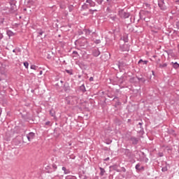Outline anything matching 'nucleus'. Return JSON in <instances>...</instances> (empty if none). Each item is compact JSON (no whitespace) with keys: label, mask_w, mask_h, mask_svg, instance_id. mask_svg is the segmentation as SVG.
I'll return each mask as SVG.
<instances>
[{"label":"nucleus","mask_w":179,"mask_h":179,"mask_svg":"<svg viewBox=\"0 0 179 179\" xmlns=\"http://www.w3.org/2000/svg\"><path fill=\"white\" fill-rule=\"evenodd\" d=\"M169 169L167 168V166H165L162 169V171H163V173H165V171H167Z\"/></svg>","instance_id":"5701e85b"},{"label":"nucleus","mask_w":179,"mask_h":179,"mask_svg":"<svg viewBox=\"0 0 179 179\" xmlns=\"http://www.w3.org/2000/svg\"><path fill=\"white\" fill-rule=\"evenodd\" d=\"M66 179H76V177H75V176H66Z\"/></svg>","instance_id":"cd10ccee"},{"label":"nucleus","mask_w":179,"mask_h":179,"mask_svg":"<svg viewBox=\"0 0 179 179\" xmlns=\"http://www.w3.org/2000/svg\"><path fill=\"white\" fill-rule=\"evenodd\" d=\"M37 66L36 65H31V69H34V71H37Z\"/></svg>","instance_id":"393cba45"},{"label":"nucleus","mask_w":179,"mask_h":179,"mask_svg":"<svg viewBox=\"0 0 179 179\" xmlns=\"http://www.w3.org/2000/svg\"><path fill=\"white\" fill-rule=\"evenodd\" d=\"M44 34V31H41L40 32H38L39 36H43V34Z\"/></svg>","instance_id":"4c0bfd02"},{"label":"nucleus","mask_w":179,"mask_h":179,"mask_svg":"<svg viewBox=\"0 0 179 179\" xmlns=\"http://www.w3.org/2000/svg\"><path fill=\"white\" fill-rule=\"evenodd\" d=\"M64 90L66 93H69V92H71V87H69V85L65 84L64 87Z\"/></svg>","instance_id":"6e6552de"},{"label":"nucleus","mask_w":179,"mask_h":179,"mask_svg":"<svg viewBox=\"0 0 179 179\" xmlns=\"http://www.w3.org/2000/svg\"><path fill=\"white\" fill-rule=\"evenodd\" d=\"M0 116H1V113H0Z\"/></svg>","instance_id":"052dcab7"},{"label":"nucleus","mask_w":179,"mask_h":179,"mask_svg":"<svg viewBox=\"0 0 179 179\" xmlns=\"http://www.w3.org/2000/svg\"><path fill=\"white\" fill-rule=\"evenodd\" d=\"M95 44H100V43H101V41L100 39H96L95 41H94Z\"/></svg>","instance_id":"c85d7f7f"},{"label":"nucleus","mask_w":179,"mask_h":179,"mask_svg":"<svg viewBox=\"0 0 179 179\" xmlns=\"http://www.w3.org/2000/svg\"><path fill=\"white\" fill-rule=\"evenodd\" d=\"M108 160H110V157H107L104 159V162H108Z\"/></svg>","instance_id":"37998d69"},{"label":"nucleus","mask_w":179,"mask_h":179,"mask_svg":"<svg viewBox=\"0 0 179 179\" xmlns=\"http://www.w3.org/2000/svg\"><path fill=\"white\" fill-rule=\"evenodd\" d=\"M124 42H125V43H128V38H125V39H124Z\"/></svg>","instance_id":"49530a36"},{"label":"nucleus","mask_w":179,"mask_h":179,"mask_svg":"<svg viewBox=\"0 0 179 179\" xmlns=\"http://www.w3.org/2000/svg\"><path fill=\"white\" fill-rule=\"evenodd\" d=\"M93 80H94L93 77H90V82H93Z\"/></svg>","instance_id":"79ce46f5"},{"label":"nucleus","mask_w":179,"mask_h":179,"mask_svg":"<svg viewBox=\"0 0 179 179\" xmlns=\"http://www.w3.org/2000/svg\"><path fill=\"white\" fill-rule=\"evenodd\" d=\"M80 90H81V92H83V93H85V92H86V87H85V85H82L80 87Z\"/></svg>","instance_id":"4468645a"},{"label":"nucleus","mask_w":179,"mask_h":179,"mask_svg":"<svg viewBox=\"0 0 179 179\" xmlns=\"http://www.w3.org/2000/svg\"><path fill=\"white\" fill-rule=\"evenodd\" d=\"M73 58H78L79 57V54L76 52V51H73Z\"/></svg>","instance_id":"aec40b11"},{"label":"nucleus","mask_w":179,"mask_h":179,"mask_svg":"<svg viewBox=\"0 0 179 179\" xmlns=\"http://www.w3.org/2000/svg\"><path fill=\"white\" fill-rule=\"evenodd\" d=\"M62 170L64 171V174H69L71 173V171H69V169H67L64 166L62 168Z\"/></svg>","instance_id":"9d476101"},{"label":"nucleus","mask_w":179,"mask_h":179,"mask_svg":"<svg viewBox=\"0 0 179 179\" xmlns=\"http://www.w3.org/2000/svg\"><path fill=\"white\" fill-rule=\"evenodd\" d=\"M144 20H145V22H148V20H146V18H144Z\"/></svg>","instance_id":"5fc2aeb1"},{"label":"nucleus","mask_w":179,"mask_h":179,"mask_svg":"<svg viewBox=\"0 0 179 179\" xmlns=\"http://www.w3.org/2000/svg\"><path fill=\"white\" fill-rule=\"evenodd\" d=\"M126 155L127 157H131V151L129 149L126 150Z\"/></svg>","instance_id":"a211bd4d"},{"label":"nucleus","mask_w":179,"mask_h":179,"mask_svg":"<svg viewBox=\"0 0 179 179\" xmlns=\"http://www.w3.org/2000/svg\"><path fill=\"white\" fill-rule=\"evenodd\" d=\"M45 125H47L48 127H52V123H51V122H50V121H48L45 123Z\"/></svg>","instance_id":"b1692460"},{"label":"nucleus","mask_w":179,"mask_h":179,"mask_svg":"<svg viewBox=\"0 0 179 179\" xmlns=\"http://www.w3.org/2000/svg\"><path fill=\"white\" fill-rule=\"evenodd\" d=\"M130 141L132 142L133 145H138V142H139V139L136 137H131Z\"/></svg>","instance_id":"423d86ee"},{"label":"nucleus","mask_w":179,"mask_h":179,"mask_svg":"<svg viewBox=\"0 0 179 179\" xmlns=\"http://www.w3.org/2000/svg\"><path fill=\"white\" fill-rule=\"evenodd\" d=\"M117 66H118L119 69H121V63H118Z\"/></svg>","instance_id":"a19ab883"},{"label":"nucleus","mask_w":179,"mask_h":179,"mask_svg":"<svg viewBox=\"0 0 179 179\" xmlns=\"http://www.w3.org/2000/svg\"><path fill=\"white\" fill-rule=\"evenodd\" d=\"M67 73H69V75H72V71L71 70H66Z\"/></svg>","instance_id":"c9c22d12"},{"label":"nucleus","mask_w":179,"mask_h":179,"mask_svg":"<svg viewBox=\"0 0 179 179\" xmlns=\"http://www.w3.org/2000/svg\"><path fill=\"white\" fill-rule=\"evenodd\" d=\"M50 115L51 117H53V118H55V110L54 109H51L50 110Z\"/></svg>","instance_id":"f8f14e48"},{"label":"nucleus","mask_w":179,"mask_h":179,"mask_svg":"<svg viewBox=\"0 0 179 179\" xmlns=\"http://www.w3.org/2000/svg\"><path fill=\"white\" fill-rule=\"evenodd\" d=\"M145 171V166H141L138 171Z\"/></svg>","instance_id":"72a5a7b5"},{"label":"nucleus","mask_w":179,"mask_h":179,"mask_svg":"<svg viewBox=\"0 0 179 179\" xmlns=\"http://www.w3.org/2000/svg\"><path fill=\"white\" fill-rule=\"evenodd\" d=\"M171 65H172L173 68L174 69H178L179 68V64L178 62H171Z\"/></svg>","instance_id":"1a4fd4ad"},{"label":"nucleus","mask_w":179,"mask_h":179,"mask_svg":"<svg viewBox=\"0 0 179 179\" xmlns=\"http://www.w3.org/2000/svg\"><path fill=\"white\" fill-rule=\"evenodd\" d=\"M123 47H126V48L123 49L122 47H121L122 51H129V48H128V45H124Z\"/></svg>","instance_id":"f3484780"},{"label":"nucleus","mask_w":179,"mask_h":179,"mask_svg":"<svg viewBox=\"0 0 179 179\" xmlns=\"http://www.w3.org/2000/svg\"><path fill=\"white\" fill-rule=\"evenodd\" d=\"M87 3L90 5L92 8H94V6H96V3L93 1L92 0H86Z\"/></svg>","instance_id":"0eeeda50"},{"label":"nucleus","mask_w":179,"mask_h":179,"mask_svg":"<svg viewBox=\"0 0 179 179\" xmlns=\"http://www.w3.org/2000/svg\"><path fill=\"white\" fill-rule=\"evenodd\" d=\"M69 12H72L73 10V6H69Z\"/></svg>","instance_id":"bb28decb"},{"label":"nucleus","mask_w":179,"mask_h":179,"mask_svg":"<svg viewBox=\"0 0 179 179\" xmlns=\"http://www.w3.org/2000/svg\"><path fill=\"white\" fill-rule=\"evenodd\" d=\"M99 170L101 171L100 172V176H104V173H106V170H104V169L102 168V167H100Z\"/></svg>","instance_id":"ddd939ff"},{"label":"nucleus","mask_w":179,"mask_h":179,"mask_svg":"<svg viewBox=\"0 0 179 179\" xmlns=\"http://www.w3.org/2000/svg\"><path fill=\"white\" fill-rule=\"evenodd\" d=\"M2 80L1 79H0V82Z\"/></svg>","instance_id":"bf43d9fd"},{"label":"nucleus","mask_w":179,"mask_h":179,"mask_svg":"<svg viewBox=\"0 0 179 179\" xmlns=\"http://www.w3.org/2000/svg\"><path fill=\"white\" fill-rule=\"evenodd\" d=\"M176 3H177L178 5H179V0H177V1H176Z\"/></svg>","instance_id":"de8ad7c7"},{"label":"nucleus","mask_w":179,"mask_h":179,"mask_svg":"<svg viewBox=\"0 0 179 179\" xmlns=\"http://www.w3.org/2000/svg\"><path fill=\"white\" fill-rule=\"evenodd\" d=\"M36 136V134L34 132H30L28 134H27V138L29 141V142L31 141L32 139Z\"/></svg>","instance_id":"20e7f679"},{"label":"nucleus","mask_w":179,"mask_h":179,"mask_svg":"<svg viewBox=\"0 0 179 179\" xmlns=\"http://www.w3.org/2000/svg\"><path fill=\"white\" fill-rule=\"evenodd\" d=\"M13 52H16V50L14 49V50H13Z\"/></svg>","instance_id":"8fccbe9b"},{"label":"nucleus","mask_w":179,"mask_h":179,"mask_svg":"<svg viewBox=\"0 0 179 179\" xmlns=\"http://www.w3.org/2000/svg\"><path fill=\"white\" fill-rule=\"evenodd\" d=\"M107 1V2H108L110 0H106Z\"/></svg>","instance_id":"13d9d810"},{"label":"nucleus","mask_w":179,"mask_h":179,"mask_svg":"<svg viewBox=\"0 0 179 179\" xmlns=\"http://www.w3.org/2000/svg\"><path fill=\"white\" fill-rule=\"evenodd\" d=\"M143 64L147 65L148 64V60H143Z\"/></svg>","instance_id":"58836bf2"},{"label":"nucleus","mask_w":179,"mask_h":179,"mask_svg":"<svg viewBox=\"0 0 179 179\" xmlns=\"http://www.w3.org/2000/svg\"><path fill=\"white\" fill-rule=\"evenodd\" d=\"M110 19H111V20L115 21V20L117 19V15H115V16L110 17Z\"/></svg>","instance_id":"2f4dec72"},{"label":"nucleus","mask_w":179,"mask_h":179,"mask_svg":"<svg viewBox=\"0 0 179 179\" xmlns=\"http://www.w3.org/2000/svg\"><path fill=\"white\" fill-rule=\"evenodd\" d=\"M138 80H142V78H138Z\"/></svg>","instance_id":"864d4df0"},{"label":"nucleus","mask_w":179,"mask_h":179,"mask_svg":"<svg viewBox=\"0 0 179 179\" xmlns=\"http://www.w3.org/2000/svg\"><path fill=\"white\" fill-rule=\"evenodd\" d=\"M24 66L26 68V69H27L29 68V62H24Z\"/></svg>","instance_id":"a878e982"},{"label":"nucleus","mask_w":179,"mask_h":179,"mask_svg":"<svg viewBox=\"0 0 179 179\" xmlns=\"http://www.w3.org/2000/svg\"><path fill=\"white\" fill-rule=\"evenodd\" d=\"M8 5H10V7L4 8V10H8L7 13H15V12L17 10V8L16 7V1H10L8 3Z\"/></svg>","instance_id":"f257e3e1"},{"label":"nucleus","mask_w":179,"mask_h":179,"mask_svg":"<svg viewBox=\"0 0 179 179\" xmlns=\"http://www.w3.org/2000/svg\"><path fill=\"white\" fill-rule=\"evenodd\" d=\"M138 125L142 126V123L139 122V123H138Z\"/></svg>","instance_id":"3c124183"},{"label":"nucleus","mask_w":179,"mask_h":179,"mask_svg":"<svg viewBox=\"0 0 179 179\" xmlns=\"http://www.w3.org/2000/svg\"><path fill=\"white\" fill-rule=\"evenodd\" d=\"M3 38V35L2 34H0V40H2Z\"/></svg>","instance_id":"ea45409f"},{"label":"nucleus","mask_w":179,"mask_h":179,"mask_svg":"<svg viewBox=\"0 0 179 179\" xmlns=\"http://www.w3.org/2000/svg\"><path fill=\"white\" fill-rule=\"evenodd\" d=\"M100 54L101 52H100V50H99V48H94L92 50V55L94 57H99Z\"/></svg>","instance_id":"39448f33"},{"label":"nucleus","mask_w":179,"mask_h":179,"mask_svg":"<svg viewBox=\"0 0 179 179\" xmlns=\"http://www.w3.org/2000/svg\"><path fill=\"white\" fill-rule=\"evenodd\" d=\"M122 171H124V173H125V171H127V169H125V168H122Z\"/></svg>","instance_id":"a18cd8bd"},{"label":"nucleus","mask_w":179,"mask_h":179,"mask_svg":"<svg viewBox=\"0 0 179 179\" xmlns=\"http://www.w3.org/2000/svg\"><path fill=\"white\" fill-rule=\"evenodd\" d=\"M141 62H143V59H140V60L138 61V64H141Z\"/></svg>","instance_id":"c03bdc74"},{"label":"nucleus","mask_w":179,"mask_h":179,"mask_svg":"<svg viewBox=\"0 0 179 179\" xmlns=\"http://www.w3.org/2000/svg\"><path fill=\"white\" fill-rule=\"evenodd\" d=\"M96 2L99 5H101L103 3V0H97Z\"/></svg>","instance_id":"c756f323"},{"label":"nucleus","mask_w":179,"mask_h":179,"mask_svg":"<svg viewBox=\"0 0 179 179\" xmlns=\"http://www.w3.org/2000/svg\"><path fill=\"white\" fill-rule=\"evenodd\" d=\"M71 145H72L71 143H69V146H71Z\"/></svg>","instance_id":"4d7b16f0"},{"label":"nucleus","mask_w":179,"mask_h":179,"mask_svg":"<svg viewBox=\"0 0 179 179\" xmlns=\"http://www.w3.org/2000/svg\"><path fill=\"white\" fill-rule=\"evenodd\" d=\"M39 75H43V71H41L39 72Z\"/></svg>","instance_id":"09e8293b"},{"label":"nucleus","mask_w":179,"mask_h":179,"mask_svg":"<svg viewBox=\"0 0 179 179\" xmlns=\"http://www.w3.org/2000/svg\"><path fill=\"white\" fill-rule=\"evenodd\" d=\"M4 20H5V19H3V18H0V24H3Z\"/></svg>","instance_id":"473e14b6"},{"label":"nucleus","mask_w":179,"mask_h":179,"mask_svg":"<svg viewBox=\"0 0 179 179\" xmlns=\"http://www.w3.org/2000/svg\"><path fill=\"white\" fill-rule=\"evenodd\" d=\"M90 12H92V14L93 15V13H94V12H97V10H92V9H90Z\"/></svg>","instance_id":"f704fd0d"},{"label":"nucleus","mask_w":179,"mask_h":179,"mask_svg":"<svg viewBox=\"0 0 179 179\" xmlns=\"http://www.w3.org/2000/svg\"><path fill=\"white\" fill-rule=\"evenodd\" d=\"M136 170H137L138 171H139L140 169H141V164H137L135 166Z\"/></svg>","instance_id":"4be33fe9"},{"label":"nucleus","mask_w":179,"mask_h":179,"mask_svg":"<svg viewBox=\"0 0 179 179\" xmlns=\"http://www.w3.org/2000/svg\"><path fill=\"white\" fill-rule=\"evenodd\" d=\"M69 99H73L75 100L74 103H78V96H69Z\"/></svg>","instance_id":"6ab92c4d"},{"label":"nucleus","mask_w":179,"mask_h":179,"mask_svg":"<svg viewBox=\"0 0 179 179\" xmlns=\"http://www.w3.org/2000/svg\"><path fill=\"white\" fill-rule=\"evenodd\" d=\"M117 15L121 19H128L129 17V13H127L124 10H119Z\"/></svg>","instance_id":"f03ea898"},{"label":"nucleus","mask_w":179,"mask_h":179,"mask_svg":"<svg viewBox=\"0 0 179 179\" xmlns=\"http://www.w3.org/2000/svg\"><path fill=\"white\" fill-rule=\"evenodd\" d=\"M158 6L162 10H167V6L166 5V3H164V0H159Z\"/></svg>","instance_id":"7ed1b4c3"},{"label":"nucleus","mask_w":179,"mask_h":179,"mask_svg":"<svg viewBox=\"0 0 179 179\" xmlns=\"http://www.w3.org/2000/svg\"><path fill=\"white\" fill-rule=\"evenodd\" d=\"M61 82V83H64V82L63 81H60Z\"/></svg>","instance_id":"6e6d98bb"},{"label":"nucleus","mask_w":179,"mask_h":179,"mask_svg":"<svg viewBox=\"0 0 179 179\" xmlns=\"http://www.w3.org/2000/svg\"><path fill=\"white\" fill-rule=\"evenodd\" d=\"M53 167H54V169H57V166H55V165L53 166Z\"/></svg>","instance_id":"603ef678"},{"label":"nucleus","mask_w":179,"mask_h":179,"mask_svg":"<svg viewBox=\"0 0 179 179\" xmlns=\"http://www.w3.org/2000/svg\"><path fill=\"white\" fill-rule=\"evenodd\" d=\"M82 9H87V4H84L82 6Z\"/></svg>","instance_id":"7c9ffc66"},{"label":"nucleus","mask_w":179,"mask_h":179,"mask_svg":"<svg viewBox=\"0 0 179 179\" xmlns=\"http://www.w3.org/2000/svg\"><path fill=\"white\" fill-rule=\"evenodd\" d=\"M84 33L85 34L86 36H90L92 31L90 29H84Z\"/></svg>","instance_id":"dca6fc26"},{"label":"nucleus","mask_w":179,"mask_h":179,"mask_svg":"<svg viewBox=\"0 0 179 179\" xmlns=\"http://www.w3.org/2000/svg\"><path fill=\"white\" fill-rule=\"evenodd\" d=\"M176 29H179V22H176Z\"/></svg>","instance_id":"e433bc0d"},{"label":"nucleus","mask_w":179,"mask_h":179,"mask_svg":"<svg viewBox=\"0 0 179 179\" xmlns=\"http://www.w3.org/2000/svg\"><path fill=\"white\" fill-rule=\"evenodd\" d=\"M113 170H114L115 171H117V173H120V169H118V166L117 165H113L112 166Z\"/></svg>","instance_id":"2eb2a0df"},{"label":"nucleus","mask_w":179,"mask_h":179,"mask_svg":"<svg viewBox=\"0 0 179 179\" xmlns=\"http://www.w3.org/2000/svg\"><path fill=\"white\" fill-rule=\"evenodd\" d=\"M6 33H7V36H8V37H12V36H15V34L13 33V31H10V30H8Z\"/></svg>","instance_id":"9b49d317"},{"label":"nucleus","mask_w":179,"mask_h":179,"mask_svg":"<svg viewBox=\"0 0 179 179\" xmlns=\"http://www.w3.org/2000/svg\"><path fill=\"white\" fill-rule=\"evenodd\" d=\"M166 67H167V63L159 64V68H161V69H163L164 68H166Z\"/></svg>","instance_id":"412c9836"}]
</instances>
